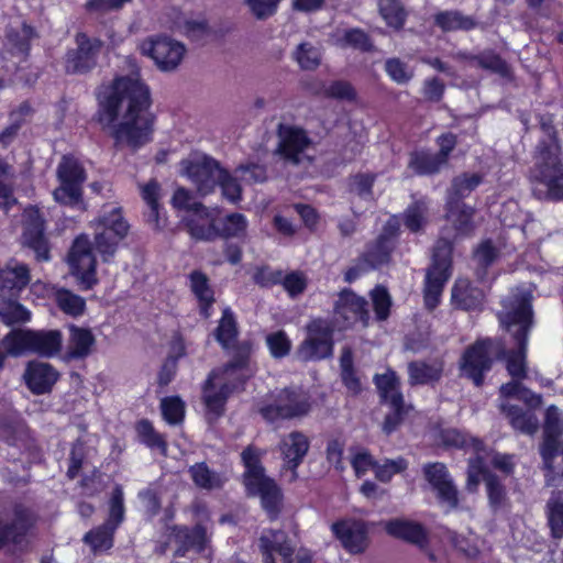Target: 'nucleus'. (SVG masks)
<instances>
[{
    "label": "nucleus",
    "instance_id": "obj_31",
    "mask_svg": "<svg viewBox=\"0 0 563 563\" xmlns=\"http://www.w3.org/2000/svg\"><path fill=\"white\" fill-rule=\"evenodd\" d=\"M385 530L391 537L405 540L423 549L428 543V533L422 525L406 520L394 519L385 523Z\"/></svg>",
    "mask_w": 563,
    "mask_h": 563
},
{
    "label": "nucleus",
    "instance_id": "obj_23",
    "mask_svg": "<svg viewBox=\"0 0 563 563\" xmlns=\"http://www.w3.org/2000/svg\"><path fill=\"white\" fill-rule=\"evenodd\" d=\"M165 534L168 538H173L178 544L174 555L177 558L185 556L187 551L195 550L201 553L207 548L209 538L207 529L201 523H197L192 529L186 526L166 525Z\"/></svg>",
    "mask_w": 563,
    "mask_h": 563
},
{
    "label": "nucleus",
    "instance_id": "obj_38",
    "mask_svg": "<svg viewBox=\"0 0 563 563\" xmlns=\"http://www.w3.org/2000/svg\"><path fill=\"white\" fill-rule=\"evenodd\" d=\"M238 334L239 330L234 314L229 308H227L223 310L222 318L214 330L216 340L224 350L234 347V351H236V347L240 345V343L235 344ZM245 342L250 343L249 341H243V343ZM234 354L235 352H233V355Z\"/></svg>",
    "mask_w": 563,
    "mask_h": 563
},
{
    "label": "nucleus",
    "instance_id": "obj_51",
    "mask_svg": "<svg viewBox=\"0 0 563 563\" xmlns=\"http://www.w3.org/2000/svg\"><path fill=\"white\" fill-rule=\"evenodd\" d=\"M55 300L63 312L73 317L81 316L86 309V301L82 297L64 288L55 292Z\"/></svg>",
    "mask_w": 563,
    "mask_h": 563
},
{
    "label": "nucleus",
    "instance_id": "obj_58",
    "mask_svg": "<svg viewBox=\"0 0 563 563\" xmlns=\"http://www.w3.org/2000/svg\"><path fill=\"white\" fill-rule=\"evenodd\" d=\"M295 59L305 70H313L321 63L320 48L309 42L301 43L295 52Z\"/></svg>",
    "mask_w": 563,
    "mask_h": 563
},
{
    "label": "nucleus",
    "instance_id": "obj_62",
    "mask_svg": "<svg viewBox=\"0 0 563 563\" xmlns=\"http://www.w3.org/2000/svg\"><path fill=\"white\" fill-rule=\"evenodd\" d=\"M12 177V166L0 158V207L5 210L16 202L12 196V187L7 184Z\"/></svg>",
    "mask_w": 563,
    "mask_h": 563
},
{
    "label": "nucleus",
    "instance_id": "obj_8",
    "mask_svg": "<svg viewBox=\"0 0 563 563\" xmlns=\"http://www.w3.org/2000/svg\"><path fill=\"white\" fill-rule=\"evenodd\" d=\"M506 356V343L501 340H479L468 346L461 358V371L479 387L484 383V374L492 367V357Z\"/></svg>",
    "mask_w": 563,
    "mask_h": 563
},
{
    "label": "nucleus",
    "instance_id": "obj_1",
    "mask_svg": "<svg viewBox=\"0 0 563 563\" xmlns=\"http://www.w3.org/2000/svg\"><path fill=\"white\" fill-rule=\"evenodd\" d=\"M125 64L130 74L98 87L95 118L103 130H111L117 146L135 152L152 141L155 115L151 112L150 87L142 80L136 60L126 57Z\"/></svg>",
    "mask_w": 563,
    "mask_h": 563
},
{
    "label": "nucleus",
    "instance_id": "obj_55",
    "mask_svg": "<svg viewBox=\"0 0 563 563\" xmlns=\"http://www.w3.org/2000/svg\"><path fill=\"white\" fill-rule=\"evenodd\" d=\"M428 203L417 200L411 203L404 213V223L411 232H418L427 222Z\"/></svg>",
    "mask_w": 563,
    "mask_h": 563
},
{
    "label": "nucleus",
    "instance_id": "obj_64",
    "mask_svg": "<svg viewBox=\"0 0 563 563\" xmlns=\"http://www.w3.org/2000/svg\"><path fill=\"white\" fill-rule=\"evenodd\" d=\"M385 70L398 85H405L413 77V70L399 58H389L385 62Z\"/></svg>",
    "mask_w": 563,
    "mask_h": 563
},
{
    "label": "nucleus",
    "instance_id": "obj_27",
    "mask_svg": "<svg viewBox=\"0 0 563 563\" xmlns=\"http://www.w3.org/2000/svg\"><path fill=\"white\" fill-rule=\"evenodd\" d=\"M397 230V221L389 220L385 225L383 233L375 240V242L368 244L363 254V262L368 268H377L389 262L390 254L394 250L393 238L396 235Z\"/></svg>",
    "mask_w": 563,
    "mask_h": 563
},
{
    "label": "nucleus",
    "instance_id": "obj_45",
    "mask_svg": "<svg viewBox=\"0 0 563 563\" xmlns=\"http://www.w3.org/2000/svg\"><path fill=\"white\" fill-rule=\"evenodd\" d=\"M445 163L437 155L427 152L411 153L408 166L418 175L438 173Z\"/></svg>",
    "mask_w": 563,
    "mask_h": 563
},
{
    "label": "nucleus",
    "instance_id": "obj_49",
    "mask_svg": "<svg viewBox=\"0 0 563 563\" xmlns=\"http://www.w3.org/2000/svg\"><path fill=\"white\" fill-rule=\"evenodd\" d=\"M545 514L551 536L554 539L563 537V498L553 495L545 505Z\"/></svg>",
    "mask_w": 563,
    "mask_h": 563
},
{
    "label": "nucleus",
    "instance_id": "obj_54",
    "mask_svg": "<svg viewBox=\"0 0 563 563\" xmlns=\"http://www.w3.org/2000/svg\"><path fill=\"white\" fill-rule=\"evenodd\" d=\"M114 532L113 528L102 525L87 532L84 541L91 547L93 552L109 550L113 545Z\"/></svg>",
    "mask_w": 563,
    "mask_h": 563
},
{
    "label": "nucleus",
    "instance_id": "obj_34",
    "mask_svg": "<svg viewBox=\"0 0 563 563\" xmlns=\"http://www.w3.org/2000/svg\"><path fill=\"white\" fill-rule=\"evenodd\" d=\"M30 283V271L25 264L8 265L1 269L0 290H8L10 297L16 295Z\"/></svg>",
    "mask_w": 563,
    "mask_h": 563
},
{
    "label": "nucleus",
    "instance_id": "obj_57",
    "mask_svg": "<svg viewBox=\"0 0 563 563\" xmlns=\"http://www.w3.org/2000/svg\"><path fill=\"white\" fill-rule=\"evenodd\" d=\"M379 11L388 25L401 29L406 20V11L400 0H379Z\"/></svg>",
    "mask_w": 563,
    "mask_h": 563
},
{
    "label": "nucleus",
    "instance_id": "obj_41",
    "mask_svg": "<svg viewBox=\"0 0 563 563\" xmlns=\"http://www.w3.org/2000/svg\"><path fill=\"white\" fill-rule=\"evenodd\" d=\"M475 210L465 203L457 201H448V213L449 221L454 224L457 234H468L473 231V216Z\"/></svg>",
    "mask_w": 563,
    "mask_h": 563
},
{
    "label": "nucleus",
    "instance_id": "obj_10",
    "mask_svg": "<svg viewBox=\"0 0 563 563\" xmlns=\"http://www.w3.org/2000/svg\"><path fill=\"white\" fill-rule=\"evenodd\" d=\"M542 158H537L532 178L545 187L544 191L534 189L539 198L563 200V164L555 146L542 147Z\"/></svg>",
    "mask_w": 563,
    "mask_h": 563
},
{
    "label": "nucleus",
    "instance_id": "obj_16",
    "mask_svg": "<svg viewBox=\"0 0 563 563\" xmlns=\"http://www.w3.org/2000/svg\"><path fill=\"white\" fill-rule=\"evenodd\" d=\"M142 55L152 58L162 71H173L181 63L185 46L169 37H148L139 46Z\"/></svg>",
    "mask_w": 563,
    "mask_h": 563
},
{
    "label": "nucleus",
    "instance_id": "obj_13",
    "mask_svg": "<svg viewBox=\"0 0 563 563\" xmlns=\"http://www.w3.org/2000/svg\"><path fill=\"white\" fill-rule=\"evenodd\" d=\"M309 409L310 405L307 396L288 388L279 390L274 397L273 402L258 405V412L269 422L278 419L301 417Z\"/></svg>",
    "mask_w": 563,
    "mask_h": 563
},
{
    "label": "nucleus",
    "instance_id": "obj_53",
    "mask_svg": "<svg viewBox=\"0 0 563 563\" xmlns=\"http://www.w3.org/2000/svg\"><path fill=\"white\" fill-rule=\"evenodd\" d=\"M33 29L23 24L20 30L10 29L7 32V45L13 54H26L30 49V41L33 36Z\"/></svg>",
    "mask_w": 563,
    "mask_h": 563
},
{
    "label": "nucleus",
    "instance_id": "obj_18",
    "mask_svg": "<svg viewBox=\"0 0 563 563\" xmlns=\"http://www.w3.org/2000/svg\"><path fill=\"white\" fill-rule=\"evenodd\" d=\"M77 48L69 49L65 56V69L68 74H85L97 65L102 41L79 32L75 36Z\"/></svg>",
    "mask_w": 563,
    "mask_h": 563
},
{
    "label": "nucleus",
    "instance_id": "obj_5",
    "mask_svg": "<svg viewBox=\"0 0 563 563\" xmlns=\"http://www.w3.org/2000/svg\"><path fill=\"white\" fill-rule=\"evenodd\" d=\"M2 344L13 356L33 353L49 358L62 351L63 334L59 330L16 329L4 336Z\"/></svg>",
    "mask_w": 563,
    "mask_h": 563
},
{
    "label": "nucleus",
    "instance_id": "obj_33",
    "mask_svg": "<svg viewBox=\"0 0 563 563\" xmlns=\"http://www.w3.org/2000/svg\"><path fill=\"white\" fill-rule=\"evenodd\" d=\"M500 410L515 430L528 435H533L539 430V419L531 410L506 402L500 404Z\"/></svg>",
    "mask_w": 563,
    "mask_h": 563
},
{
    "label": "nucleus",
    "instance_id": "obj_15",
    "mask_svg": "<svg viewBox=\"0 0 563 563\" xmlns=\"http://www.w3.org/2000/svg\"><path fill=\"white\" fill-rule=\"evenodd\" d=\"M181 166L187 177L202 196L213 191L225 170L218 161L207 155H196L184 159Z\"/></svg>",
    "mask_w": 563,
    "mask_h": 563
},
{
    "label": "nucleus",
    "instance_id": "obj_44",
    "mask_svg": "<svg viewBox=\"0 0 563 563\" xmlns=\"http://www.w3.org/2000/svg\"><path fill=\"white\" fill-rule=\"evenodd\" d=\"M482 180L483 177L475 173H464L454 177L449 190L448 201L461 202L462 199L471 195V192L482 183Z\"/></svg>",
    "mask_w": 563,
    "mask_h": 563
},
{
    "label": "nucleus",
    "instance_id": "obj_59",
    "mask_svg": "<svg viewBox=\"0 0 563 563\" xmlns=\"http://www.w3.org/2000/svg\"><path fill=\"white\" fill-rule=\"evenodd\" d=\"M123 489L120 485H115L110 498V508L108 520L103 523L117 530L124 519Z\"/></svg>",
    "mask_w": 563,
    "mask_h": 563
},
{
    "label": "nucleus",
    "instance_id": "obj_48",
    "mask_svg": "<svg viewBox=\"0 0 563 563\" xmlns=\"http://www.w3.org/2000/svg\"><path fill=\"white\" fill-rule=\"evenodd\" d=\"M522 379L512 378L511 382L500 386L499 393L501 397H516L519 400L527 402L531 408L541 406L542 399L540 395L533 394L521 384Z\"/></svg>",
    "mask_w": 563,
    "mask_h": 563
},
{
    "label": "nucleus",
    "instance_id": "obj_21",
    "mask_svg": "<svg viewBox=\"0 0 563 563\" xmlns=\"http://www.w3.org/2000/svg\"><path fill=\"white\" fill-rule=\"evenodd\" d=\"M368 319L367 301L350 289L342 290L334 306L335 322L342 328H350L361 321L366 327Z\"/></svg>",
    "mask_w": 563,
    "mask_h": 563
},
{
    "label": "nucleus",
    "instance_id": "obj_37",
    "mask_svg": "<svg viewBox=\"0 0 563 563\" xmlns=\"http://www.w3.org/2000/svg\"><path fill=\"white\" fill-rule=\"evenodd\" d=\"M443 365L441 362L426 363L413 361L408 364L409 384L426 385L441 378Z\"/></svg>",
    "mask_w": 563,
    "mask_h": 563
},
{
    "label": "nucleus",
    "instance_id": "obj_3",
    "mask_svg": "<svg viewBox=\"0 0 563 563\" xmlns=\"http://www.w3.org/2000/svg\"><path fill=\"white\" fill-rule=\"evenodd\" d=\"M252 344L242 343L232 360L222 368L212 371L203 385V402L217 417L223 412L229 395L254 374L251 366Z\"/></svg>",
    "mask_w": 563,
    "mask_h": 563
},
{
    "label": "nucleus",
    "instance_id": "obj_47",
    "mask_svg": "<svg viewBox=\"0 0 563 563\" xmlns=\"http://www.w3.org/2000/svg\"><path fill=\"white\" fill-rule=\"evenodd\" d=\"M335 43L340 47H352L362 52H371L374 48L369 36L361 29L338 32Z\"/></svg>",
    "mask_w": 563,
    "mask_h": 563
},
{
    "label": "nucleus",
    "instance_id": "obj_17",
    "mask_svg": "<svg viewBox=\"0 0 563 563\" xmlns=\"http://www.w3.org/2000/svg\"><path fill=\"white\" fill-rule=\"evenodd\" d=\"M310 441L308 437L300 431H291L282 437L278 450L283 459L280 476L288 483H295L298 478V467L309 452Z\"/></svg>",
    "mask_w": 563,
    "mask_h": 563
},
{
    "label": "nucleus",
    "instance_id": "obj_2",
    "mask_svg": "<svg viewBox=\"0 0 563 563\" xmlns=\"http://www.w3.org/2000/svg\"><path fill=\"white\" fill-rule=\"evenodd\" d=\"M532 294L526 289H517L505 302V312L499 314L500 322L507 331L512 332L516 347L506 345V356L497 357L506 362L508 374L515 379L527 377V342L528 332L532 325Z\"/></svg>",
    "mask_w": 563,
    "mask_h": 563
},
{
    "label": "nucleus",
    "instance_id": "obj_26",
    "mask_svg": "<svg viewBox=\"0 0 563 563\" xmlns=\"http://www.w3.org/2000/svg\"><path fill=\"white\" fill-rule=\"evenodd\" d=\"M183 222L190 236L197 241L210 242L218 238L213 212L203 205H196V210L184 217Z\"/></svg>",
    "mask_w": 563,
    "mask_h": 563
},
{
    "label": "nucleus",
    "instance_id": "obj_60",
    "mask_svg": "<svg viewBox=\"0 0 563 563\" xmlns=\"http://www.w3.org/2000/svg\"><path fill=\"white\" fill-rule=\"evenodd\" d=\"M539 124L541 131L548 136L549 142L541 141L537 147L538 158H542V147H554L556 148V155L560 154L559 136L558 131L554 126V120L552 114H542L539 118Z\"/></svg>",
    "mask_w": 563,
    "mask_h": 563
},
{
    "label": "nucleus",
    "instance_id": "obj_40",
    "mask_svg": "<svg viewBox=\"0 0 563 563\" xmlns=\"http://www.w3.org/2000/svg\"><path fill=\"white\" fill-rule=\"evenodd\" d=\"M340 376L343 385L352 395H357L362 390L361 379L357 376L353 362V351L351 346H343L340 356Z\"/></svg>",
    "mask_w": 563,
    "mask_h": 563
},
{
    "label": "nucleus",
    "instance_id": "obj_29",
    "mask_svg": "<svg viewBox=\"0 0 563 563\" xmlns=\"http://www.w3.org/2000/svg\"><path fill=\"white\" fill-rule=\"evenodd\" d=\"M23 378L34 395H43L52 390L58 379V373L48 363L32 361L27 363Z\"/></svg>",
    "mask_w": 563,
    "mask_h": 563
},
{
    "label": "nucleus",
    "instance_id": "obj_28",
    "mask_svg": "<svg viewBox=\"0 0 563 563\" xmlns=\"http://www.w3.org/2000/svg\"><path fill=\"white\" fill-rule=\"evenodd\" d=\"M14 518L10 522L0 520V549L9 543L20 544L32 526V511L22 504L13 507Z\"/></svg>",
    "mask_w": 563,
    "mask_h": 563
},
{
    "label": "nucleus",
    "instance_id": "obj_22",
    "mask_svg": "<svg viewBox=\"0 0 563 563\" xmlns=\"http://www.w3.org/2000/svg\"><path fill=\"white\" fill-rule=\"evenodd\" d=\"M277 134L279 142L276 154L286 162L298 165L301 162V155L311 144L306 131L297 126L279 124Z\"/></svg>",
    "mask_w": 563,
    "mask_h": 563
},
{
    "label": "nucleus",
    "instance_id": "obj_63",
    "mask_svg": "<svg viewBox=\"0 0 563 563\" xmlns=\"http://www.w3.org/2000/svg\"><path fill=\"white\" fill-rule=\"evenodd\" d=\"M162 415L169 424H178L184 420L185 404L179 397H167L161 402Z\"/></svg>",
    "mask_w": 563,
    "mask_h": 563
},
{
    "label": "nucleus",
    "instance_id": "obj_50",
    "mask_svg": "<svg viewBox=\"0 0 563 563\" xmlns=\"http://www.w3.org/2000/svg\"><path fill=\"white\" fill-rule=\"evenodd\" d=\"M247 229V220L242 213L233 212L225 216L218 225V238H242Z\"/></svg>",
    "mask_w": 563,
    "mask_h": 563
},
{
    "label": "nucleus",
    "instance_id": "obj_39",
    "mask_svg": "<svg viewBox=\"0 0 563 563\" xmlns=\"http://www.w3.org/2000/svg\"><path fill=\"white\" fill-rule=\"evenodd\" d=\"M141 196L148 207V211L145 213L146 222L153 229H161L159 219V198H161V186L156 179H151L147 184L140 186Z\"/></svg>",
    "mask_w": 563,
    "mask_h": 563
},
{
    "label": "nucleus",
    "instance_id": "obj_32",
    "mask_svg": "<svg viewBox=\"0 0 563 563\" xmlns=\"http://www.w3.org/2000/svg\"><path fill=\"white\" fill-rule=\"evenodd\" d=\"M484 300L483 291L466 278H457L451 290L452 305L461 310H476Z\"/></svg>",
    "mask_w": 563,
    "mask_h": 563
},
{
    "label": "nucleus",
    "instance_id": "obj_43",
    "mask_svg": "<svg viewBox=\"0 0 563 563\" xmlns=\"http://www.w3.org/2000/svg\"><path fill=\"white\" fill-rule=\"evenodd\" d=\"M31 313L14 297L5 298L0 294V320L7 324L23 323L30 320Z\"/></svg>",
    "mask_w": 563,
    "mask_h": 563
},
{
    "label": "nucleus",
    "instance_id": "obj_56",
    "mask_svg": "<svg viewBox=\"0 0 563 563\" xmlns=\"http://www.w3.org/2000/svg\"><path fill=\"white\" fill-rule=\"evenodd\" d=\"M194 483L205 489L219 488L222 481L218 474L209 470L205 463H197L189 470Z\"/></svg>",
    "mask_w": 563,
    "mask_h": 563
},
{
    "label": "nucleus",
    "instance_id": "obj_61",
    "mask_svg": "<svg viewBox=\"0 0 563 563\" xmlns=\"http://www.w3.org/2000/svg\"><path fill=\"white\" fill-rule=\"evenodd\" d=\"M136 430L143 443H145L147 446L152 449H159L164 454L166 453V441L158 432H156V430L148 420H141L136 426Z\"/></svg>",
    "mask_w": 563,
    "mask_h": 563
},
{
    "label": "nucleus",
    "instance_id": "obj_14",
    "mask_svg": "<svg viewBox=\"0 0 563 563\" xmlns=\"http://www.w3.org/2000/svg\"><path fill=\"white\" fill-rule=\"evenodd\" d=\"M68 263L71 274L77 277L82 289L88 290L97 285V261L92 253V244L87 235L75 239L68 254Z\"/></svg>",
    "mask_w": 563,
    "mask_h": 563
},
{
    "label": "nucleus",
    "instance_id": "obj_24",
    "mask_svg": "<svg viewBox=\"0 0 563 563\" xmlns=\"http://www.w3.org/2000/svg\"><path fill=\"white\" fill-rule=\"evenodd\" d=\"M342 547L352 554L363 553L368 544V527L361 520H343L331 527Z\"/></svg>",
    "mask_w": 563,
    "mask_h": 563
},
{
    "label": "nucleus",
    "instance_id": "obj_25",
    "mask_svg": "<svg viewBox=\"0 0 563 563\" xmlns=\"http://www.w3.org/2000/svg\"><path fill=\"white\" fill-rule=\"evenodd\" d=\"M258 548L263 563H276L274 552L282 556L284 563H292L295 547L283 530H265L258 539Z\"/></svg>",
    "mask_w": 563,
    "mask_h": 563
},
{
    "label": "nucleus",
    "instance_id": "obj_30",
    "mask_svg": "<svg viewBox=\"0 0 563 563\" xmlns=\"http://www.w3.org/2000/svg\"><path fill=\"white\" fill-rule=\"evenodd\" d=\"M69 336L67 341V360H85L96 345V338L90 329L69 324Z\"/></svg>",
    "mask_w": 563,
    "mask_h": 563
},
{
    "label": "nucleus",
    "instance_id": "obj_35",
    "mask_svg": "<svg viewBox=\"0 0 563 563\" xmlns=\"http://www.w3.org/2000/svg\"><path fill=\"white\" fill-rule=\"evenodd\" d=\"M472 60L477 67L496 74L509 82L515 80L512 67L493 49H485L476 56H472Z\"/></svg>",
    "mask_w": 563,
    "mask_h": 563
},
{
    "label": "nucleus",
    "instance_id": "obj_6",
    "mask_svg": "<svg viewBox=\"0 0 563 563\" xmlns=\"http://www.w3.org/2000/svg\"><path fill=\"white\" fill-rule=\"evenodd\" d=\"M452 242L446 238L439 239L433 247L423 287L424 305L430 311L440 303L444 286L452 275Z\"/></svg>",
    "mask_w": 563,
    "mask_h": 563
},
{
    "label": "nucleus",
    "instance_id": "obj_19",
    "mask_svg": "<svg viewBox=\"0 0 563 563\" xmlns=\"http://www.w3.org/2000/svg\"><path fill=\"white\" fill-rule=\"evenodd\" d=\"M22 245L35 253L37 261L49 260V246L44 234V220L36 208H27L23 213Z\"/></svg>",
    "mask_w": 563,
    "mask_h": 563
},
{
    "label": "nucleus",
    "instance_id": "obj_7",
    "mask_svg": "<svg viewBox=\"0 0 563 563\" xmlns=\"http://www.w3.org/2000/svg\"><path fill=\"white\" fill-rule=\"evenodd\" d=\"M129 228L121 208L103 211L96 220V233L91 244L103 262H110L113 258L119 244L126 236Z\"/></svg>",
    "mask_w": 563,
    "mask_h": 563
},
{
    "label": "nucleus",
    "instance_id": "obj_52",
    "mask_svg": "<svg viewBox=\"0 0 563 563\" xmlns=\"http://www.w3.org/2000/svg\"><path fill=\"white\" fill-rule=\"evenodd\" d=\"M484 482L487 489L489 506L493 511H498L507 505V493L499 478L492 473H486Z\"/></svg>",
    "mask_w": 563,
    "mask_h": 563
},
{
    "label": "nucleus",
    "instance_id": "obj_42",
    "mask_svg": "<svg viewBox=\"0 0 563 563\" xmlns=\"http://www.w3.org/2000/svg\"><path fill=\"white\" fill-rule=\"evenodd\" d=\"M434 24L443 32L470 31L476 26L472 16L464 15L462 12L442 11L434 15Z\"/></svg>",
    "mask_w": 563,
    "mask_h": 563
},
{
    "label": "nucleus",
    "instance_id": "obj_36",
    "mask_svg": "<svg viewBox=\"0 0 563 563\" xmlns=\"http://www.w3.org/2000/svg\"><path fill=\"white\" fill-rule=\"evenodd\" d=\"M189 282L190 289L199 302L200 313L203 318H209L214 297L208 276L200 271H194L189 274Z\"/></svg>",
    "mask_w": 563,
    "mask_h": 563
},
{
    "label": "nucleus",
    "instance_id": "obj_11",
    "mask_svg": "<svg viewBox=\"0 0 563 563\" xmlns=\"http://www.w3.org/2000/svg\"><path fill=\"white\" fill-rule=\"evenodd\" d=\"M307 336L297 349L302 361H320L333 355L334 327L331 321L317 318L306 325Z\"/></svg>",
    "mask_w": 563,
    "mask_h": 563
},
{
    "label": "nucleus",
    "instance_id": "obj_9",
    "mask_svg": "<svg viewBox=\"0 0 563 563\" xmlns=\"http://www.w3.org/2000/svg\"><path fill=\"white\" fill-rule=\"evenodd\" d=\"M374 383L382 401L390 407V412L386 415L383 422V431L386 434H390L400 426L405 416L412 407L405 404L400 391V379L396 372L388 369L384 374H376Z\"/></svg>",
    "mask_w": 563,
    "mask_h": 563
},
{
    "label": "nucleus",
    "instance_id": "obj_20",
    "mask_svg": "<svg viewBox=\"0 0 563 563\" xmlns=\"http://www.w3.org/2000/svg\"><path fill=\"white\" fill-rule=\"evenodd\" d=\"M422 473L435 492L440 504L445 505L449 509L459 507V490L443 463H427L422 467Z\"/></svg>",
    "mask_w": 563,
    "mask_h": 563
},
{
    "label": "nucleus",
    "instance_id": "obj_12",
    "mask_svg": "<svg viewBox=\"0 0 563 563\" xmlns=\"http://www.w3.org/2000/svg\"><path fill=\"white\" fill-rule=\"evenodd\" d=\"M59 186L54 190V199L66 206L81 203L82 184L86 173L80 163L70 156H63L56 170Z\"/></svg>",
    "mask_w": 563,
    "mask_h": 563
},
{
    "label": "nucleus",
    "instance_id": "obj_46",
    "mask_svg": "<svg viewBox=\"0 0 563 563\" xmlns=\"http://www.w3.org/2000/svg\"><path fill=\"white\" fill-rule=\"evenodd\" d=\"M559 438L543 435V440L540 444L539 452L542 457V471H544V477L547 485H551L554 481V459L559 451Z\"/></svg>",
    "mask_w": 563,
    "mask_h": 563
},
{
    "label": "nucleus",
    "instance_id": "obj_4",
    "mask_svg": "<svg viewBox=\"0 0 563 563\" xmlns=\"http://www.w3.org/2000/svg\"><path fill=\"white\" fill-rule=\"evenodd\" d=\"M263 455L264 452L253 445L243 450L241 453L245 467L243 484L249 496L261 498L262 507L268 517L274 520L282 509L283 493L275 479L265 474V468L262 465Z\"/></svg>",
    "mask_w": 563,
    "mask_h": 563
}]
</instances>
